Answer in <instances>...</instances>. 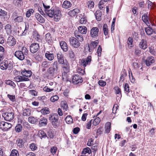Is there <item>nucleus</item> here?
Here are the masks:
<instances>
[{"label":"nucleus","instance_id":"4468645a","mask_svg":"<svg viewBox=\"0 0 156 156\" xmlns=\"http://www.w3.org/2000/svg\"><path fill=\"white\" fill-rule=\"evenodd\" d=\"M32 73V72L30 70H26L25 69L21 70V74L23 76L27 77H30L31 76Z\"/></svg>","mask_w":156,"mask_h":156},{"label":"nucleus","instance_id":"393cba45","mask_svg":"<svg viewBox=\"0 0 156 156\" xmlns=\"http://www.w3.org/2000/svg\"><path fill=\"white\" fill-rule=\"evenodd\" d=\"M38 136L41 139H42L43 138L45 139L46 137L48 138L46 133L44 131L42 130H40L39 131Z\"/></svg>","mask_w":156,"mask_h":156},{"label":"nucleus","instance_id":"7c9ffc66","mask_svg":"<svg viewBox=\"0 0 156 156\" xmlns=\"http://www.w3.org/2000/svg\"><path fill=\"white\" fill-rule=\"evenodd\" d=\"M144 30L146 34L148 35H151L153 34V30L151 27H145Z\"/></svg>","mask_w":156,"mask_h":156},{"label":"nucleus","instance_id":"49530a36","mask_svg":"<svg viewBox=\"0 0 156 156\" xmlns=\"http://www.w3.org/2000/svg\"><path fill=\"white\" fill-rule=\"evenodd\" d=\"M34 12V10L32 9H30L26 13V16L27 17H29L32 14H33Z\"/></svg>","mask_w":156,"mask_h":156},{"label":"nucleus","instance_id":"680f3d73","mask_svg":"<svg viewBox=\"0 0 156 156\" xmlns=\"http://www.w3.org/2000/svg\"><path fill=\"white\" fill-rule=\"evenodd\" d=\"M57 150V147H53L51 148L50 151L53 154H54L56 153Z\"/></svg>","mask_w":156,"mask_h":156},{"label":"nucleus","instance_id":"a18cd8bd","mask_svg":"<svg viewBox=\"0 0 156 156\" xmlns=\"http://www.w3.org/2000/svg\"><path fill=\"white\" fill-rule=\"evenodd\" d=\"M18 151L16 149H13L11 151L9 156H19Z\"/></svg>","mask_w":156,"mask_h":156},{"label":"nucleus","instance_id":"f8f14e48","mask_svg":"<svg viewBox=\"0 0 156 156\" xmlns=\"http://www.w3.org/2000/svg\"><path fill=\"white\" fill-rule=\"evenodd\" d=\"M7 43L10 46H13L16 44V40L12 36H9L8 37Z\"/></svg>","mask_w":156,"mask_h":156},{"label":"nucleus","instance_id":"4d7b16f0","mask_svg":"<svg viewBox=\"0 0 156 156\" xmlns=\"http://www.w3.org/2000/svg\"><path fill=\"white\" fill-rule=\"evenodd\" d=\"M8 98L12 102H14L15 101V96L11 95L9 94L7 95Z\"/></svg>","mask_w":156,"mask_h":156},{"label":"nucleus","instance_id":"a211bd4d","mask_svg":"<svg viewBox=\"0 0 156 156\" xmlns=\"http://www.w3.org/2000/svg\"><path fill=\"white\" fill-rule=\"evenodd\" d=\"M25 142L21 139H18L16 142V144L20 148H23L24 146Z\"/></svg>","mask_w":156,"mask_h":156},{"label":"nucleus","instance_id":"9d476101","mask_svg":"<svg viewBox=\"0 0 156 156\" xmlns=\"http://www.w3.org/2000/svg\"><path fill=\"white\" fill-rule=\"evenodd\" d=\"M70 45L74 48H78V40L74 37H71L69 39Z\"/></svg>","mask_w":156,"mask_h":156},{"label":"nucleus","instance_id":"603ef678","mask_svg":"<svg viewBox=\"0 0 156 156\" xmlns=\"http://www.w3.org/2000/svg\"><path fill=\"white\" fill-rule=\"evenodd\" d=\"M7 14V12L6 11L0 8V16L4 17Z\"/></svg>","mask_w":156,"mask_h":156},{"label":"nucleus","instance_id":"4be33fe9","mask_svg":"<svg viewBox=\"0 0 156 156\" xmlns=\"http://www.w3.org/2000/svg\"><path fill=\"white\" fill-rule=\"evenodd\" d=\"M45 56L48 60L50 61L53 60L54 58V55L53 53H51L49 51H47L45 53Z\"/></svg>","mask_w":156,"mask_h":156},{"label":"nucleus","instance_id":"b1692460","mask_svg":"<svg viewBox=\"0 0 156 156\" xmlns=\"http://www.w3.org/2000/svg\"><path fill=\"white\" fill-rule=\"evenodd\" d=\"M5 30L7 35H9L11 34L12 32L11 26L9 24H7L5 27Z\"/></svg>","mask_w":156,"mask_h":156},{"label":"nucleus","instance_id":"c756f323","mask_svg":"<svg viewBox=\"0 0 156 156\" xmlns=\"http://www.w3.org/2000/svg\"><path fill=\"white\" fill-rule=\"evenodd\" d=\"M94 14L96 20L98 21H100L101 18V11L99 10H98L96 11Z\"/></svg>","mask_w":156,"mask_h":156},{"label":"nucleus","instance_id":"09e8293b","mask_svg":"<svg viewBox=\"0 0 156 156\" xmlns=\"http://www.w3.org/2000/svg\"><path fill=\"white\" fill-rule=\"evenodd\" d=\"M14 20L15 22H21L23 21V17L21 16H18L14 18Z\"/></svg>","mask_w":156,"mask_h":156},{"label":"nucleus","instance_id":"473e14b6","mask_svg":"<svg viewBox=\"0 0 156 156\" xmlns=\"http://www.w3.org/2000/svg\"><path fill=\"white\" fill-rule=\"evenodd\" d=\"M66 123L68 124H71L73 123V120L72 117L70 115H67L65 119Z\"/></svg>","mask_w":156,"mask_h":156},{"label":"nucleus","instance_id":"a878e982","mask_svg":"<svg viewBox=\"0 0 156 156\" xmlns=\"http://www.w3.org/2000/svg\"><path fill=\"white\" fill-rule=\"evenodd\" d=\"M8 61L6 60H4L1 63L0 67L1 69L3 70L6 69Z\"/></svg>","mask_w":156,"mask_h":156},{"label":"nucleus","instance_id":"69168bd1","mask_svg":"<svg viewBox=\"0 0 156 156\" xmlns=\"http://www.w3.org/2000/svg\"><path fill=\"white\" fill-rule=\"evenodd\" d=\"M106 82L102 80H100L98 81L99 85L101 87L105 86L106 85Z\"/></svg>","mask_w":156,"mask_h":156},{"label":"nucleus","instance_id":"6ab92c4d","mask_svg":"<svg viewBox=\"0 0 156 156\" xmlns=\"http://www.w3.org/2000/svg\"><path fill=\"white\" fill-rule=\"evenodd\" d=\"M140 48L143 49H145L147 48V42L146 40L144 39L142 40L140 42L139 44Z\"/></svg>","mask_w":156,"mask_h":156},{"label":"nucleus","instance_id":"72a5a7b5","mask_svg":"<svg viewBox=\"0 0 156 156\" xmlns=\"http://www.w3.org/2000/svg\"><path fill=\"white\" fill-rule=\"evenodd\" d=\"M28 121L29 122L33 124L37 122H38V119L33 116L29 117Z\"/></svg>","mask_w":156,"mask_h":156},{"label":"nucleus","instance_id":"ea45409f","mask_svg":"<svg viewBox=\"0 0 156 156\" xmlns=\"http://www.w3.org/2000/svg\"><path fill=\"white\" fill-rule=\"evenodd\" d=\"M123 74H122L120 78L119 82H122L124 80L125 77L127 75V73H126V71L125 69L123 70Z\"/></svg>","mask_w":156,"mask_h":156},{"label":"nucleus","instance_id":"8fccbe9b","mask_svg":"<svg viewBox=\"0 0 156 156\" xmlns=\"http://www.w3.org/2000/svg\"><path fill=\"white\" fill-rule=\"evenodd\" d=\"M100 121V119L98 117L95 119L93 121V124L94 126L98 125Z\"/></svg>","mask_w":156,"mask_h":156},{"label":"nucleus","instance_id":"f257e3e1","mask_svg":"<svg viewBox=\"0 0 156 156\" xmlns=\"http://www.w3.org/2000/svg\"><path fill=\"white\" fill-rule=\"evenodd\" d=\"M48 13V16L51 18L54 17L55 21L56 22L60 20L62 16L61 11L59 10H54L53 9H51L50 12Z\"/></svg>","mask_w":156,"mask_h":156},{"label":"nucleus","instance_id":"338daca9","mask_svg":"<svg viewBox=\"0 0 156 156\" xmlns=\"http://www.w3.org/2000/svg\"><path fill=\"white\" fill-rule=\"evenodd\" d=\"M118 108V106L116 104H115L114 105L113 107L112 108V112L114 114H115L116 113V111L117 110Z\"/></svg>","mask_w":156,"mask_h":156},{"label":"nucleus","instance_id":"7ed1b4c3","mask_svg":"<svg viewBox=\"0 0 156 156\" xmlns=\"http://www.w3.org/2000/svg\"><path fill=\"white\" fill-rule=\"evenodd\" d=\"M58 65L57 62L55 61L53 64V66L49 68L47 72L50 76L53 77L57 76L58 72Z\"/></svg>","mask_w":156,"mask_h":156},{"label":"nucleus","instance_id":"2eb2a0df","mask_svg":"<svg viewBox=\"0 0 156 156\" xmlns=\"http://www.w3.org/2000/svg\"><path fill=\"white\" fill-rule=\"evenodd\" d=\"M59 44L60 46L64 51L66 52L68 50V47L67 43L64 41H61Z\"/></svg>","mask_w":156,"mask_h":156},{"label":"nucleus","instance_id":"58836bf2","mask_svg":"<svg viewBox=\"0 0 156 156\" xmlns=\"http://www.w3.org/2000/svg\"><path fill=\"white\" fill-rule=\"evenodd\" d=\"M103 29L105 35V36L108 35V26L106 23L104 24L103 27Z\"/></svg>","mask_w":156,"mask_h":156},{"label":"nucleus","instance_id":"3c124183","mask_svg":"<svg viewBox=\"0 0 156 156\" xmlns=\"http://www.w3.org/2000/svg\"><path fill=\"white\" fill-rule=\"evenodd\" d=\"M50 63L47 61H44L42 62L41 66L44 68H47L50 66Z\"/></svg>","mask_w":156,"mask_h":156},{"label":"nucleus","instance_id":"39448f33","mask_svg":"<svg viewBox=\"0 0 156 156\" xmlns=\"http://www.w3.org/2000/svg\"><path fill=\"white\" fill-rule=\"evenodd\" d=\"M69 66L68 62L65 63L62 67V76H63V78L67 76H69V74L70 69Z\"/></svg>","mask_w":156,"mask_h":156},{"label":"nucleus","instance_id":"e433bc0d","mask_svg":"<svg viewBox=\"0 0 156 156\" xmlns=\"http://www.w3.org/2000/svg\"><path fill=\"white\" fill-rule=\"evenodd\" d=\"M149 17L147 14H145L142 16V20L146 24L149 23Z\"/></svg>","mask_w":156,"mask_h":156},{"label":"nucleus","instance_id":"dca6fc26","mask_svg":"<svg viewBox=\"0 0 156 156\" xmlns=\"http://www.w3.org/2000/svg\"><path fill=\"white\" fill-rule=\"evenodd\" d=\"M57 57L59 63L63 64L64 63V58L61 52H59L57 54Z\"/></svg>","mask_w":156,"mask_h":156},{"label":"nucleus","instance_id":"bb28decb","mask_svg":"<svg viewBox=\"0 0 156 156\" xmlns=\"http://www.w3.org/2000/svg\"><path fill=\"white\" fill-rule=\"evenodd\" d=\"M15 131L17 133H19L21 132L23 129V127L22 125L20 124H18L15 127Z\"/></svg>","mask_w":156,"mask_h":156},{"label":"nucleus","instance_id":"9b49d317","mask_svg":"<svg viewBox=\"0 0 156 156\" xmlns=\"http://www.w3.org/2000/svg\"><path fill=\"white\" fill-rule=\"evenodd\" d=\"M99 29L97 27H93L92 28L90 32V36L92 38H95L98 36Z\"/></svg>","mask_w":156,"mask_h":156},{"label":"nucleus","instance_id":"e2e57ef3","mask_svg":"<svg viewBox=\"0 0 156 156\" xmlns=\"http://www.w3.org/2000/svg\"><path fill=\"white\" fill-rule=\"evenodd\" d=\"M102 51V48L100 45H99L97 49L98 56L100 57Z\"/></svg>","mask_w":156,"mask_h":156},{"label":"nucleus","instance_id":"423d86ee","mask_svg":"<svg viewBox=\"0 0 156 156\" xmlns=\"http://www.w3.org/2000/svg\"><path fill=\"white\" fill-rule=\"evenodd\" d=\"M12 127L11 124L2 121L0 123V128L4 131H8Z\"/></svg>","mask_w":156,"mask_h":156},{"label":"nucleus","instance_id":"c9c22d12","mask_svg":"<svg viewBox=\"0 0 156 156\" xmlns=\"http://www.w3.org/2000/svg\"><path fill=\"white\" fill-rule=\"evenodd\" d=\"M41 112L43 115L48 114L50 113L49 109L48 108L44 107L41 109Z\"/></svg>","mask_w":156,"mask_h":156},{"label":"nucleus","instance_id":"5fc2aeb1","mask_svg":"<svg viewBox=\"0 0 156 156\" xmlns=\"http://www.w3.org/2000/svg\"><path fill=\"white\" fill-rule=\"evenodd\" d=\"M22 0H14L13 3L17 6L20 7L21 5Z\"/></svg>","mask_w":156,"mask_h":156},{"label":"nucleus","instance_id":"1a4fd4ad","mask_svg":"<svg viewBox=\"0 0 156 156\" xmlns=\"http://www.w3.org/2000/svg\"><path fill=\"white\" fill-rule=\"evenodd\" d=\"M154 62V57L152 56L148 57L144 61V63L147 66H149Z\"/></svg>","mask_w":156,"mask_h":156},{"label":"nucleus","instance_id":"5701e85b","mask_svg":"<svg viewBox=\"0 0 156 156\" xmlns=\"http://www.w3.org/2000/svg\"><path fill=\"white\" fill-rule=\"evenodd\" d=\"M72 5V4L70 2L68 1H65L62 6V7L65 9H68Z\"/></svg>","mask_w":156,"mask_h":156},{"label":"nucleus","instance_id":"f03ea898","mask_svg":"<svg viewBox=\"0 0 156 156\" xmlns=\"http://www.w3.org/2000/svg\"><path fill=\"white\" fill-rule=\"evenodd\" d=\"M14 111L11 109H8L5 112L3 113L2 116L4 119L7 121H10L14 118Z\"/></svg>","mask_w":156,"mask_h":156},{"label":"nucleus","instance_id":"20e7f679","mask_svg":"<svg viewBox=\"0 0 156 156\" xmlns=\"http://www.w3.org/2000/svg\"><path fill=\"white\" fill-rule=\"evenodd\" d=\"M58 119V115L57 113H52L49 115V120L51 121L54 128H56L57 126Z\"/></svg>","mask_w":156,"mask_h":156},{"label":"nucleus","instance_id":"0e129e2a","mask_svg":"<svg viewBox=\"0 0 156 156\" xmlns=\"http://www.w3.org/2000/svg\"><path fill=\"white\" fill-rule=\"evenodd\" d=\"M30 147L32 151H34L37 148V147L35 146V144L34 143H32L30 144Z\"/></svg>","mask_w":156,"mask_h":156},{"label":"nucleus","instance_id":"a19ab883","mask_svg":"<svg viewBox=\"0 0 156 156\" xmlns=\"http://www.w3.org/2000/svg\"><path fill=\"white\" fill-rule=\"evenodd\" d=\"M88 8L90 9H92L94 7V2L93 1L90 0L87 2Z\"/></svg>","mask_w":156,"mask_h":156},{"label":"nucleus","instance_id":"c85d7f7f","mask_svg":"<svg viewBox=\"0 0 156 156\" xmlns=\"http://www.w3.org/2000/svg\"><path fill=\"white\" fill-rule=\"evenodd\" d=\"M87 32L86 27L84 26H79V32L81 34H85Z\"/></svg>","mask_w":156,"mask_h":156},{"label":"nucleus","instance_id":"0eeeda50","mask_svg":"<svg viewBox=\"0 0 156 156\" xmlns=\"http://www.w3.org/2000/svg\"><path fill=\"white\" fill-rule=\"evenodd\" d=\"M40 48L39 44L37 43H34L30 46V51L32 53L36 52Z\"/></svg>","mask_w":156,"mask_h":156},{"label":"nucleus","instance_id":"aec40b11","mask_svg":"<svg viewBox=\"0 0 156 156\" xmlns=\"http://www.w3.org/2000/svg\"><path fill=\"white\" fill-rule=\"evenodd\" d=\"M35 17L37 20L41 23H44L45 22L44 19L38 13H36Z\"/></svg>","mask_w":156,"mask_h":156},{"label":"nucleus","instance_id":"412c9836","mask_svg":"<svg viewBox=\"0 0 156 156\" xmlns=\"http://www.w3.org/2000/svg\"><path fill=\"white\" fill-rule=\"evenodd\" d=\"M43 5L44 9V10L45 13L46 14L47 16H48L49 14L48 13L50 12V10H51L50 9V6L45 3H43Z\"/></svg>","mask_w":156,"mask_h":156},{"label":"nucleus","instance_id":"cd10ccee","mask_svg":"<svg viewBox=\"0 0 156 156\" xmlns=\"http://www.w3.org/2000/svg\"><path fill=\"white\" fill-rule=\"evenodd\" d=\"M31 114V110L30 108L25 109L23 110V116H29Z\"/></svg>","mask_w":156,"mask_h":156},{"label":"nucleus","instance_id":"13d9d810","mask_svg":"<svg viewBox=\"0 0 156 156\" xmlns=\"http://www.w3.org/2000/svg\"><path fill=\"white\" fill-rule=\"evenodd\" d=\"M38 11L41 15L45 17L47 15H46V14L45 13L44 10L43 11L41 7H38Z\"/></svg>","mask_w":156,"mask_h":156},{"label":"nucleus","instance_id":"2f4dec72","mask_svg":"<svg viewBox=\"0 0 156 156\" xmlns=\"http://www.w3.org/2000/svg\"><path fill=\"white\" fill-rule=\"evenodd\" d=\"M72 81L73 84H78V75L74 74L73 75L72 79Z\"/></svg>","mask_w":156,"mask_h":156},{"label":"nucleus","instance_id":"f3484780","mask_svg":"<svg viewBox=\"0 0 156 156\" xmlns=\"http://www.w3.org/2000/svg\"><path fill=\"white\" fill-rule=\"evenodd\" d=\"M16 80L17 82L28 81L30 80L29 78L25 77L23 76H18L16 77Z\"/></svg>","mask_w":156,"mask_h":156},{"label":"nucleus","instance_id":"864d4df0","mask_svg":"<svg viewBox=\"0 0 156 156\" xmlns=\"http://www.w3.org/2000/svg\"><path fill=\"white\" fill-rule=\"evenodd\" d=\"M98 44V40H97L94 41H92L90 44L95 48L97 46Z\"/></svg>","mask_w":156,"mask_h":156},{"label":"nucleus","instance_id":"c03bdc74","mask_svg":"<svg viewBox=\"0 0 156 156\" xmlns=\"http://www.w3.org/2000/svg\"><path fill=\"white\" fill-rule=\"evenodd\" d=\"M91 153V150L88 147H87L83 149L81 154H85L87 153L89 154H90Z\"/></svg>","mask_w":156,"mask_h":156},{"label":"nucleus","instance_id":"774afa93","mask_svg":"<svg viewBox=\"0 0 156 156\" xmlns=\"http://www.w3.org/2000/svg\"><path fill=\"white\" fill-rule=\"evenodd\" d=\"M133 43V39L132 38L129 37L128 38L127 41V44L128 45H132Z\"/></svg>","mask_w":156,"mask_h":156},{"label":"nucleus","instance_id":"ddd939ff","mask_svg":"<svg viewBox=\"0 0 156 156\" xmlns=\"http://www.w3.org/2000/svg\"><path fill=\"white\" fill-rule=\"evenodd\" d=\"M38 122H39L38 125L39 126H45L47 124L48 120L47 119L43 117L40 119L39 121L38 120Z\"/></svg>","mask_w":156,"mask_h":156},{"label":"nucleus","instance_id":"6e6d98bb","mask_svg":"<svg viewBox=\"0 0 156 156\" xmlns=\"http://www.w3.org/2000/svg\"><path fill=\"white\" fill-rule=\"evenodd\" d=\"M59 98L57 95H55L51 97L50 98V101L52 102H55L57 101Z\"/></svg>","mask_w":156,"mask_h":156},{"label":"nucleus","instance_id":"de8ad7c7","mask_svg":"<svg viewBox=\"0 0 156 156\" xmlns=\"http://www.w3.org/2000/svg\"><path fill=\"white\" fill-rule=\"evenodd\" d=\"M62 108L63 109L67 111L68 108V107L67 102L66 101L62 102L61 103Z\"/></svg>","mask_w":156,"mask_h":156},{"label":"nucleus","instance_id":"79ce46f5","mask_svg":"<svg viewBox=\"0 0 156 156\" xmlns=\"http://www.w3.org/2000/svg\"><path fill=\"white\" fill-rule=\"evenodd\" d=\"M45 39L47 41L48 43L51 42L52 41L51 39V35L49 33H47L45 35Z\"/></svg>","mask_w":156,"mask_h":156},{"label":"nucleus","instance_id":"37998d69","mask_svg":"<svg viewBox=\"0 0 156 156\" xmlns=\"http://www.w3.org/2000/svg\"><path fill=\"white\" fill-rule=\"evenodd\" d=\"M5 83L7 85H9L12 87L13 88H15L16 86L14 83L10 80H6Z\"/></svg>","mask_w":156,"mask_h":156},{"label":"nucleus","instance_id":"4c0bfd02","mask_svg":"<svg viewBox=\"0 0 156 156\" xmlns=\"http://www.w3.org/2000/svg\"><path fill=\"white\" fill-rule=\"evenodd\" d=\"M111 124L109 122H107L105 125V131L106 133H108L111 129Z\"/></svg>","mask_w":156,"mask_h":156},{"label":"nucleus","instance_id":"f704fd0d","mask_svg":"<svg viewBox=\"0 0 156 156\" xmlns=\"http://www.w3.org/2000/svg\"><path fill=\"white\" fill-rule=\"evenodd\" d=\"M78 13V9L75 8L70 11L69 12V14L71 16H75Z\"/></svg>","mask_w":156,"mask_h":156},{"label":"nucleus","instance_id":"052dcab7","mask_svg":"<svg viewBox=\"0 0 156 156\" xmlns=\"http://www.w3.org/2000/svg\"><path fill=\"white\" fill-rule=\"evenodd\" d=\"M13 67L12 64L10 61H8L6 69H8V70L11 69Z\"/></svg>","mask_w":156,"mask_h":156},{"label":"nucleus","instance_id":"6e6552de","mask_svg":"<svg viewBox=\"0 0 156 156\" xmlns=\"http://www.w3.org/2000/svg\"><path fill=\"white\" fill-rule=\"evenodd\" d=\"M14 56L21 61L23 60L25 58L24 54L22 51L20 50L16 51L14 53Z\"/></svg>","mask_w":156,"mask_h":156},{"label":"nucleus","instance_id":"bf43d9fd","mask_svg":"<svg viewBox=\"0 0 156 156\" xmlns=\"http://www.w3.org/2000/svg\"><path fill=\"white\" fill-rule=\"evenodd\" d=\"M86 22V18L85 16L82 17L80 20V23L81 24L85 23Z\"/></svg>","mask_w":156,"mask_h":156}]
</instances>
